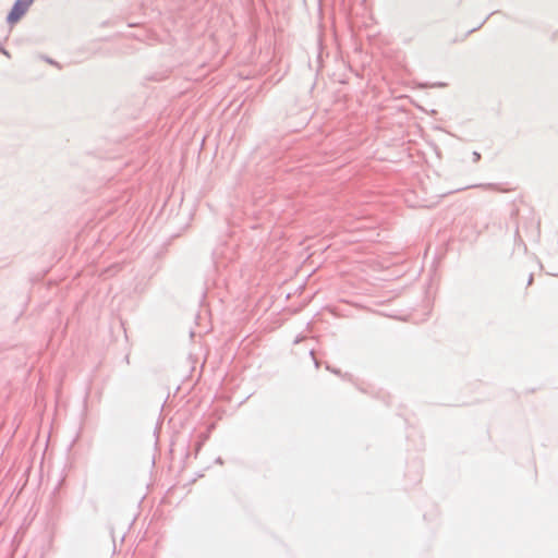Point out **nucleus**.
Masks as SVG:
<instances>
[{
	"instance_id": "nucleus-1",
	"label": "nucleus",
	"mask_w": 558,
	"mask_h": 558,
	"mask_svg": "<svg viewBox=\"0 0 558 558\" xmlns=\"http://www.w3.org/2000/svg\"><path fill=\"white\" fill-rule=\"evenodd\" d=\"M29 0H17L8 15V21L15 24L28 10Z\"/></svg>"
},
{
	"instance_id": "nucleus-2",
	"label": "nucleus",
	"mask_w": 558,
	"mask_h": 558,
	"mask_svg": "<svg viewBox=\"0 0 558 558\" xmlns=\"http://www.w3.org/2000/svg\"><path fill=\"white\" fill-rule=\"evenodd\" d=\"M34 0H29L31 4L33 3Z\"/></svg>"
}]
</instances>
